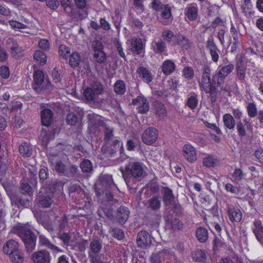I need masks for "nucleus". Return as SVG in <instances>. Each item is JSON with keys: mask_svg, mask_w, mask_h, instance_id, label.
I'll return each mask as SVG.
<instances>
[{"mask_svg": "<svg viewBox=\"0 0 263 263\" xmlns=\"http://www.w3.org/2000/svg\"><path fill=\"white\" fill-rule=\"evenodd\" d=\"M13 232L17 234L23 241L28 253L32 252L36 245V236L26 226L17 224L14 227Z\"/></svg>", "mask_w": 263, "mask_h": 263, "instance_id": "nucleus-1", "label": "nucleus"}, {"mask_svg": "<svg viewBox=\"0 0 263 263\" xmlns=\"http://www.w3.org/2000/svg\"><path fill=\"white\" fill-rule=\"evenodd\" d=\"M145 168V167L142 163L132 161L126 164L124 167H121L120 170L124 180L127 182L131 177L138 180H140L146 174Z\"/></svg>", "mask_w": 263, "mask_h": 263, "instance_id": "nucleus-2", "label": "nucleus"}, {"mask_svg": "<svg viewBox=\"0 0 263 263\" xmlns=\"http://www.w3.org/2000/svg\"><path fill=\"white\" fill-rule=\"evenodd\" d=\"M199 87L206 93L213 95L216 93L217 83H214L213 77L211 79V69L207 64H204L202 67V73L201 81L199 82Z\"/></svg>", "mask_w": 263, "mask_h": 263, "instance_id": "nucleus-3", "label": "nucleus"}, {"mask_svg": "<svg viewBox=\"0 0 263 263\" xmlns=\"http://www.w3.org/2000/svg\"><path fill=\"white\" fill-rule=\"evenodd\" d=\"M199 87L206 93L213 95L216 93L217 83H214L213 77L211 79V69L207 64H204L202 67V73L201 81L199 82Z\"/></svg>", "mask_w": 263, "mask_h": 263, "instance_id": "nucleus-4", "label": "nucleus"}, {"mask_svg": "<svg viewBox=\"0 0 263 263\" xmlns=\"http://www.w3.org/2000/svg\"><path fill=\"white\" fill-rule=\"evenodd\" d=\"M32 88L37 93H41L43 91H50L53 86L48 80H45V74L43 71L37 70L34 71L33 76Z\"/></svg>", "mask_w": 263, "mask_h": 263, "instance_id": "nucleus-5", "label": "nucleus"}, {"mask_svg": "<svg viewBox=\"0 0 263 263\" xmlns=\"http://www.w3.org/2000/svg\"><path fill=\"white\" fill-rule=\"evenodd\" d=\"M103 92L104 88L102 83L98 80H95L85 89L83 95L88 101H95Z\"/></svg>", "mask_w": 263, "mask_h": 263, "instance_id": "nucleus-6", "label": "nucleus"}, {"mask_svg": "<svg viewBox=\"0 0 263 263\" xmlns=\"http://www.w3.org/2000/svg\"><path fill=\"white\" fill-rule=\"evenodd\" d=\"M114 186L111 177L108 175H104L101 177L100 182L96 185V192L98 196H100L105 192L109 199L112 197L109 190Z\"/></svg>", "mask_w": 263, "mask_h": 263, "instance_id": "nucleus-7", "label": "nucleus"}, {"mask_svg": "<svg viewBox=\"0 0 263 263\" xmlns=\"http://www.w3.org/2000/svg\"><path fill=\"white\" fill-rule=\"evenodd\" d=\"M102 248V242L100 239L98 238L92 239L90 242L88 249L89 259L104 257V255L101 254Z\"/></svg>", "mask_w": 263, "mask_h": 263, "instance_id": "nucleus-8", "label": "nucleus"}, {"mask_svg": "<svg viewBox=\"0 0 263 263\" xmlns=\"http://www.w3.org/2000/svg\"><path fill=\"white\" fill-rule=\"evenodd\" d=\"M234 68V65L233 64H230L219 68L217 73L213 76L214 83H217V87H222L225 78L233 71Z\"/></svg>", "mask_w": 263, "mask_h": 263, "instance_id": "nucleus-9", "label": "nucleus"}, {"mask_svg": "<svg viewBox=\"0 0 263 263\" xmlns=\"http://www.w3.org/2000/svg\"><path fill=\"white\" fill-rule=\"evenodd\" d=\"M52 169L61 176L69 177L68 170L66 165L57 155H51L49 157Z\"/></svg>", "mask_w": 263, "mask_h": 263, "instance_id": "nucleus-10", "label": "nucleus"}, {"mask_svg": "<svg viewBox=\"0 0 263 263\" xmlns=\"http://www.w3.org/2000/svg\"><path fill=\"white\" fill-rule=\"evenodd\" d=\"M158 130L154 127H151L145 129L142 135V142L148 145L154 143L158 138Z\"/></svg>", "mask_w": 263, "mask_h": 263, "instance_id": "nucleus-11", "label": "nucleus"}, {"mask_svg": "<svg viewBox=\"0 0 263 263\" xmlns=\"http://www.w3.org/2000/svg\"><path fill=\"white\" fill-rule=\"evenodd\" d=\"M6 46L13 57L18 58L23 55V51L22 48L18 46L17 41L13 38L9 37L7 39Z\"/></svg>", "mask_w": 263, "mask_h": 263, "instance_id": "nucleus-12", "label": "nucleus"}, {"mask_svg": "<svg viewBox=\"0 0 263 263\" xmlns=\"http://www.w3.org/2000/svg\"><path fill=\"white\" fill-rule=\"evenodd\" d=\"M51 257L49 252L45 250L34 252L31 259L34 263H50Z\"/></svg>", "mask_w": 263, "mask_h": 263, "instance_id": "nucleus-13", "label": "nucleus"}, {"mask_svg": "<svg viewBox=\"0 0 263 263\" xmlns=\"http://www.w3.org/2000/svg\"><path fill=\"white\" fill-rule=\"evenodd\" d=\"M132 103L138 106L137 109L139 113L146 114L149 109V103L147 99L142 95H140L134 99Z\"/></svg>", "mask_w": 263, "mask_h": 263, "instance_id": "nucleus-14", "label": "nucleus"}, {"mask_svg": "<svg viewBox=\"0 0 263 263\" xmlns=\"http://www.w3.org/2000/svg\"><path fill=\"white\" fill-rule=\"evenodd\" d=\"M152 243L151 237L145 231L139 232L137 236V243L139 247L146 249L150 247Z\"/></svg>", "mask_w": 263, "mask_h": 263, "instance_id": "nucleus-15", "label": "nucleus"}, {"mask_svg": "<svg viewBox=\"0 0 263 263\" xmlns=\"http://www.w3.org/2000/svg\"><path fill=\"white\" fill-rule=\"evenodd\" d=\"M243 123L239 120L237 122L236 126V130L237 133L238 134V136L242 138L246 136V130L245 129V126L248 130L252 132L253 130V125L252 123L247 118L243 119Z\"/></svg>", "mask_w": 263, "mask_h": 263, "instance_id": "nucleus-16", "label": "nucleus"}, {"mask_svg": "<svg viewBox=\"0 0 263 263\" xmlns=\"http://www.w3.org/2000/svg\"><path fill=\"white\" fill-rule=\"evenodd\" d=\"M182 153L184 158L190 163H194L197 160V155L195 148L190 143L185 144L182 147Z\"/></svg>", "mask_w": 263, "mask_h": 263, "instance_id": "nucleus-17", "label": "nucleus"}, {"mask_svg": "<svg viewBox=\"0 0 263 263\" xmlns=\"http://www.w3.org/2000/svg\"><path fill=\"white\" fill-rule=\"evenodd\" d=\"M40 192V194L45 192L46 195L42 196L39 203L41 206L44 208H49L53 202L52 197L53 193L50 189H42Z\"/></svg>", "mask_w": 263, "mask_h": 263, "instance_id": "nucleus-18", "label": "nucleus"}, {"mask_svg": "<svg viewBox=\"0 0 263 263\" xmlns=\"http://www.w3.org/2000/svg\"><path fill=\"white\" fill-rule=\"evenodd\" d=\"M151 47L156 54H167L166 43L161 39H159L158 41L153 40L151 44Z\"/></svg>", "mask_w": 263, "mask_h": 263, "instance_id": "nucleus-19", "label": "nucleus"}, {"mask_svg": "<svg viewBox=\"0 0 263 263\" xmlns=\"http://www.w3.org/2000/svg\"><path fill=\"white\" fill-rule=\"evenodd\" d=\"M138 77L145 83H149L153 80V76L151 72L146 67L140 66L136 71Z\"/></svg>", "mask_w": 263, "mask_h": 263, "instance_id": "nucleus-20", "label": "nucleus"}, {"mask_svg": "<svg viewBox=\"0 0 263 263\" xmlns=\"http://www.w3.org/2000/svg\"><path fill=\"white\" fill-rule=\"evenodd\" d=\"M236 70L238 78L242 82H244L246 73V66L243 63L242 57H240L237 59Z\"/></svg>", "mask_w": 263, "mask_h": 263, "instance_id": "nucleus-21", "label": "nucleus"}, {"mask_svg": "<svg viewBox=\"0 0 263 263\" xmlns=\"http://www.w3.org/2000/svg\"><path fill=\"white\" fill-rule=\"evenodd\" d=\"M152 109L160 119H163L166 116V109L165 105L160 101H154L153 103Z\"/></svg>", "mask_w": 263, "mask_h": 263, "instance_id": "nucleus-22", "label": "nucleus"}, {"mask_svg": "<svg viewBox=\"0 0 263 263\" xmlns=\"http://www.w3.org/2000/svg\"><path fill=\"white\" fill-rule=\"evenodd\" d=\"M129 48L134 54H140L144 48L142 40L138 37L132 38Z\"/></svg>", "mask_w": 263, "mask_h": 263, "instance_id": "nucleus-23", "label": "nucleus"}, {"mask_svg": "<svg viewBox=\"0 0 263 263\" xmlns=\"http://www.w3.org/2000/svg\"><path fill=\"white\" fill-rule=\"evenodd\" d=\"M18 242L13 239L7 241L3 247L4 252L8 255H11L15 252L19 251Z\"/></svg>", "mask_w": 263, "mask_h": 263, "instance_id": "nucleus-24", "label": "nucleus"}, {"mask_svg": "<svg viewBox=\"0 0 263 263\" xmlns=\"http://www.w3.org/2000/svg\"><path fill=\"white\" fill-rule=\"evenodd\" d=\"M41 117L42 125L48 127L51 123L53 112L50 109H44L41 111Z\"/></svg>", "mask_w": 263, "mask_h": 263, "instance_id": "nucleus-25", "label": "nucleus"}, {"mask_svg": "<svg viewBox=\"0 0 263 263\" xmlns=\"http://www.w3.org/2000/svg\"><path fill=\"white\" fill-rule=\"evenodd\" d=\"M206 47L210 50L212 60L217 62L219 59V54L217 52L218 49L212 39H208Z\"/></svg>", "mask_w": 263, "mask_h": 263, "instance_id": "nucleus-26", "label": "nucleus"}, {"mask_svg": "<svg viewBox=\"0 0 263 263\" xmlns=\"http://www.w3.org/2000/svg\"><path fill=\"white\" fill-rule=\"evenodd\" d=\"M176 69L175 63L171 60L164 61L161 65V71L166 76L172 74Z\"/></svg>", "mask_w": 263, "mask_h": 263, "instance_id": "nucleus-27", "label": "nucleus"}, {"mask_svg": "<svg viewBox=\"0 0 263 263\" xmlns=\"http://www.w3.org/2000/svg\"><path fill=\"white\" fill-rule=\"evenodd\" d=\"M129 215V210L128 208L121 206L117 213V219L120 223H125L128 219Z\"/></svg>", "mask_w": 263, "mask_h": 263, "instance_id": "nucleus-28", "label": "nucleus"}, {"mask_svg": "<svg viewBox=\"0 0 263 263\" xmlns=\"http://www.w3.org/2000/svg\"><path fill=\"white\" fill-rule=\"evenodd\" d=\"M228 213L229 218L232 221L239 222L242 219V213L238 209L231 208L228 206Z\"/></svg>", "mask_w": 263, "mask_h": 263, "instance_id": "nucleus-29", "label": "nucleus"}, {"mask_svg": "<svg viewBox=\"0 0 263 263\" xmlns=\"http://www.w3.org/2000/svg\"><path fill=\"white\" fill-rule=\"evenodd\" d=\"M192 255L193 260L196 262H206L208 260V253L201 249L196 250Z\"/></svg>", "mask_w": 263, "mask_h": 263, "instance_id": "nucleus-30", "label": "nucleus"}, {"mask_svg": "<svg viewBox=\"0 0 263 263\" xmlns=\"http://www.w3.org/2000/svg\"><path fill=\"white\" fill-rule=\"evenodd\" d=\"M39 243L41 246L45 247L54 252H58L59 250V248L53 245L44 235H39Z\"/></svg>", "mask_w": 263, "mask_h": 263, "instance_id": "nucleus-31", "label": "nucleus"}, {"mask_svg": "<svg viewBox=\"0 0 263 263\" xmlns=\"http://www.w3.org/2000/svg\"><path fill=\"white\" fill-rule=\"evenodd\" d=\"M198 104V95L195 92L191 93L190 95L188 96L185 105L191 109L193 110L197 107Z\"/></svg>", "mask_w": 263, "mask_h": 263, "instance_id": "nucleus-32", "label": "nucleus"}, {"mask_svg": "<svg viewBox=\"0 0 263 263\" xmlns=\"http://www.w3.org/2000/svg\"><path fill=\"white\" fill-rule=\"evenodd\" d=\"M222 120L225 127L230 130L234 128L236 124L233 116L230 114H226L222 117Z\"/></svg>", "mask_w": 263, "mask_h": 263, "instance_id": "nucleus-33", "label": "nucleus"}, {"mask_svg": "<svg viewBox=\"0 0 263 263\" xmlns=\"http://www.w3.org/2000/svg\"><path fill=\"white\" fill-rule=\"evenodd\" d=\"M19 152L24 157H30L33 152L32 147L27 142L22 143L19 146Z\"/></svg>", "mask_w": 263, "mask_h": 263, "instance_id": "nucleus-34", "label": "nucleus"}, {"mask_svg": "<svg viewBox=\"0 0 263 263\" xmlns=\"http://www.w3.org/2000/svg\"><path fill=\"white\" fill-rule=\"evenodd\" d=\"M208 235L207 229L203 227H199L196 230V236L200 242H205L208 239Z\"/></svg>", "mask_w": 263, "mask_h": 263, "instance_id": "nucleus-35", "label": "nucleus"}, {"mask_svg": "<svg viewBox=\"0 0 263 263\" xmlns=\"http://www.w3.org/2000/svg\"><path fill=\"white\" fill-rule=\"evenodd\" d=\"M163 200L166 205L172 204L174 200V195L172 190L168 187H164L162 190Z\"/></svg>", "mask_w": 263, "mask_h": 263, "instance_id": "nucleus-36", "label": "nucleus"}, {"mask_svg": "<svg viewBox=\"0 0 263 263\" xmlns=\"http://www.w3.org/2000/svg\"><path fill=\"white\" fill-rule=\"evenodd\" d=\"M33 58L34 60L40 65H44L47 62V55L46 53L41 50H36L34 53Z\"/></svg>", "mask_w": 263, "mask_h": 263, "instance_id": "nucleus-37", "label": "nucleus"}, {"mask_svg": "<svg viewBox=\"0 0 263 263\" xmlns=\"http://www.w3.org/2000/svg\"><path fill=\"white\" fill-rule=\"evenodd\" d=\"M218 162L217 157L213 155H208L204 157L202 161L203 166L208 168L214 167Z\"/></svg>", "mask_w": 263, "mask_h": 263, "instance_id": "nucleus-38", "label": "nucleus"}, {"mask_svg": "<svg viewBox=\"0 0 263 263\" xmlns=\"http://www.w3.org/2000/svg\"><path fill=\"white\" fill-rule=\"evenodd\" d=\"M185 15L190 21L195 20L197 17V8L193 5L189 6L185 9Z\"/></svg>", "mask_w": 263, "mask_h": 263, "instance_id": "nucleus-39", "label": "nucleus"}, {"mask_svg": "<svg viewBox=\"0 0 263 263\" xmlns=\"http://www.w3.org/2000/svg\"><path fill=\"white\" fill-rule=\"evenodd\" d=\"M147 208H151L154 211L160 209L161 206V201L157 197H153L147 201Z\"/></svg>", "mask_w": 263, "mask_h": 263, "instance_id": "nucleus-40", "label": "nucleus"}, {"mask_svg": "<svg viewBox=\"0 0 263 263\" xmlns=\"http://www.w3.org/2000/svg\"><path fill=\"white\" fill-rule=\"evenodd\" d=\"M115 92L118 95H123L126 91V85L124 81L118 80L114 85Z\"/></svg>", "mask_w": 263, "mask_h": 263, "instance_id": "nucleus-41", "label": "nucleus"}, {"mask_svg": "<svg viewBox=\"0 0 263 263\" xmlns=\"http://www.w3.org/2000/svg\"><path fill=\"white\" fill-rule=\"evenodd\" d=\"M177 43L182 47L187 49L190 47V41L185 36L181 34L175 35Z\"/></svg>", "mask_w": 263, "mask_h": 263, "instance_id": "nucleus-42", "label": "nucleus"}, {"mask_svg": "<svg viewBox=\"0 0 263 263\" xmlns=\"http://www.w3.org/2000/svg\"><path fill=\"white\" fill-rule=\"evenodd\" d=\"M247 111L248 116L250 118H254L257 115V109L254 102H250L248 104Z\"/></svg>", "mask_w": 263, "mask_h": 263, "instance_id": "nucleus-43", "label": "nucleus"}, {"mask_svg": "<svg viewBox=\"0 0 263 263\" xmlns=\"http://www.w3.org/2000/svg\"><path fill=\"white\" fill-rule=\"evenodd\" d=\"M9 257L12 263H23L24 261L23 254L20 250L12 253Z\"/></svg>", "mask_w": 263, "mask_h": 263, "instance_id": "nucleus-44", "label": "nucleus"}, {"mask_svg": "<svg viewBox=\"0 0 263 263\" xmlns=\"http://www.w3.org/2000/svg\"><path fill=\"white\" fill-rule=\"evenodd\" d=\"M114 129L112 128H110L107 125L105 126L104 130V141L105 143L108 144L109 142L113 140L114 138Z\"/></svg>", "mask_w": 263, "mask_h": 263, "instance_id": "nucleus-45", "label": "nucleus"}, {"mask_svg": "<svg viewBox=\"0 0 263 263\" xmlns=\"http://www.w3.org/2000/svg\"><path fill=\"white\" fill-rule=\"evenodd\" d=\"M162 37L163 41L167 43H170L175 37V35L173 32L171 30L165 29L162 32Z\"/></svg>", "mask_w": 263, "mask_h": 263, "instance_id": "nucleus-46", "label": "nucleus"}, {"mask_svg": "<svg viewBox=\"0 0 263 263\" xmlns=\"http://www.w3.org/2000/svg\"><path fill=\"white\" fill-rule=\"evenodd\" d=\"M70 56L69 64L72 67H77L81 61V57L78 52H73Z\"/></svg>", "mask_w": 263, "mask_h": 263, "instance_id": "nucleus-47", "label": "nucleus"}, {"mask_svg": "<svg viewBox=\"0 0 263 263\" xmlns=\"http://www.w3.org/2000/svg\"><path fill=\"white\" fill-rule=\"evenodd\" d=\"M144 0H133V5L134 10L137 14H141L144 11V6L143 4Z\"/></svg>", "mask_w": 263, "mask_h": 263, "instance_id": "nucleus-48", "label": "nucleus"}, {"mask_svg": "<svg viewBox=\"0 0 263 263\" xmlns=\"http://www.w3.org/2000/svg\"><path fill=\"white\" fill-rule=\"evenodd\" d=\"M108 144H106L105 145L103 146L101 148L102 151L104 153L109 155L110 157H112L118 151L119 147L118 146H108Z\"/></svg>", "mask_w": 263, "mask_h": 263, "instance_id": "nucleus-49", "label": "nucleus"}, {"mask_svg": "<svg viewBox=\"0 0 263 263\" xmlns=\"http://www.w3.org/2000/svg\"><path fill=\"white\" fill-rule=\"evenodd\" d=\"M80 167L84 173H89L92 170V164L90 160H84L80 164Z\"/></svg>", "mask_w": 263, "mask_h": 263, "instance_id": "nucleus-50", "label": "nucleus"}, {"mask_svg": "<svg viewBox=\"0 0 263 263\" xmlns=\"http://www.w3.org/2000/svg\"><path fill=\"white\" fill-rule=\"evenodd\" d=\"M94 59L97 62L103 63L105 62L106 56L103 51H97L94 52Z\"/></svg>", "mask_w": 263, "mask_h": 263, "instance_id": "nucleus-51", "label": "nucleus"}, {"mask_svg": "<svg viewBox=\"0 0 263 263\" xmlns=\"http://www.w3.org/2000/svg\"><path fill=\"white\" fill-rule=\"evenodd\" d=\"M59 53L63 59H67L70 55V49L66 45H61L59 48Z\"/></svg>", "mask_w": 263, "mask_h": 263, "instance_id": "nucleus-52", "label": "nucleus"}, {"mask_svg": "<svg viewBox=\"0 0 263 263\" xmlns=\"http://www.w3.org/2000/svg\"><path fill=\"white\" fill-rule=\"evenodd\" d=\"M182 75L187 79H192L194 76V71L193 69L191 67H185L182 71Z\"/></svg>", "mask_w": 263, "mask_h": 263, "instance_id": "nucleus-53", "label": "nucleus"}, {"mask_svg": "<svg viewBox=\"0 0 263 263\" xmlns=\"http://www.w3.org/2000/svg\"><path fill=\"white\" fill-rule=\"evenodd\" d=\"M15 204L18 208H28L30 206V201L27 198H17L15 200Z\"/></svg>", "mask_w": 263, "mask_h": 263, "instance_id": "nucleus-54", "label": "nucleus"}, {"mask_svg": "<svg viewBox=\"0 0 263 263\" xmlns=\"http://www.w3.org/2000/svg\"><path fill=\"white\" fill-rule=\"evenodd\" d=\"M161 16L164 19H168L172 17L171 8L168 5H164V8L161 9Z\"/></svg>", "mask_w": 263, "mask_h": 263, "instance_id": "nucleus-55", "label": "nucleus"}, {"mask_svg": "<svg viewBox=\"0 0 263 263\" xmlns=\"http://www.w3.org/2000/svg\"><path fill=\"white\" fill-rule=\"evenodd\" d=\"M232 38L233 41L230 43V52L231 53H236L239 47L238 36H233Z\"/></svg>", "mask_w": 263, "mask_h": 263, "instance_id": "nucleus-56", "label": "nucleus"}, {"mask_svg": "<svg viewBox=\"0 0 263 263\" xmlns=\"http://www.w3.org/2000/svg\"><path fill=\"white\" fill-rule=\"evenodd\" d=\"M66 121L68 124L74 125L78 121V116L73 113H69L67 116Z\"/></svg>", "mask_w": 263, "mask_h": 263, "instance_id": "nucleus-57", "label": "nucleus"}, {"mask_svg": "<svg viewBox=\"0 0 263 263\" xmlns=\"http://www.w3.org/2000/svg\"><path fill=\"white\" fill-rule=\"evenodd\" d=\"M213 250L214 253H216V251H218L223 245V242L222 240L217 237H215L213 241Z\"/></svg>", "mask_w": 263, "mask_h": 263, "instance_id": "nucleus-58", "label": "nucleus"}, {"mask_svg": "<svg viewBox=\"0 0 263 263\" xmlns=\"http://www.w3.org/2000/svg\"><path fill=\"white\" fill-rule=\"evenodd\" d=\"M243 172L242 170L240 168H236L233 174H232V178L235 181H239L243 178Z\"/></svg>", "mask_w": 263, "mask_h": 263, "instance_id": "nucleus-59", "label": "nucleus"}, {"mask_svg": "<svg viewBox=\"0 0 263 263\" xmlns=\"http://www.w3.org/2000/svg\"><path fill=\"white\" fill-rule=\"evenodd\" d=\"M166 220L169 222H171L172 227L174 229L180 230L183 227L182 222L178 219L175 218L173 220H170L168 218H167Z\"/></svg>", "mask_w": 263, "mask_h": 263, "instance_id": "nucleus-60", "label": "nucleus"}, {"mask_svg": "<svg viewBox=\"0 0 263 263\" xmlns=\"http://www.w3.org/2000/svg\"><path fill=\"white\" fill-rule=\"evenodd\" d=\"M9 25L13 29H26L27 26L17 21L10 20L8 22Z\"/></svg>", "mask_w": 263, "mask_h": 263, "instance_id": "nucleus-61", "label": "nucleus"}, {"mask_svg": "<svg viewBox=\"0 0 263 263\" xmlns=\"http://www.w3.org/2000/svg\"><path fill=\"white\" fill-rule=\"evenodd\" d=\"M39 46L44 50H48L50 48L49 42L46 39H41L39 42Z\"/></svg>", "mask_w": 263, "mask_h": 263, "instance_id": "nucleus-62", "label": "nucleus"}, {"mask_svg": "<svg viewBox=\"0 0 263 263\" xmlns=\"http://www.w3.org/2000/svg\"><path fill=\"white\" fill-rule=\"evenodd\" d=\"M164 5H165L162 4L160 0H152V8L156 11L162 9Z\"/></svg>", "mask_w": 263, "mask_h": 263, "instance_id": "nucleus-63", "label": "nucleus"}, {"mask_svg": "<svg viewBox=\"0 0 263 263\" xmlns=\"http://www.w3.org/2000/svg\"><path fill=\"white\" fill-rule=\"evenodd\" d=\"M112 235L114 236V237L119 240L123 239L124 237V234L123 231L118 228H116L112 230Z\"/></svg>", "mask_w": 263, "mask_h": 263, "instance_id": "nucleus-64", "label": "nucleus"}]
</instances>
